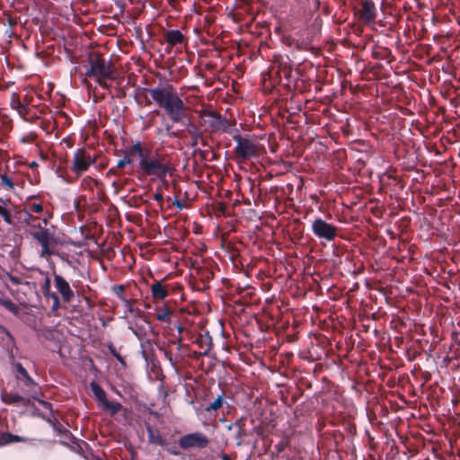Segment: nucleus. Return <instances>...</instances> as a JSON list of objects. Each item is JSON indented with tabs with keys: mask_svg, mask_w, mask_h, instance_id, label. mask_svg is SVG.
Segmentation results:
<instances>
[{
	"mask_svg": "<svg viewBox=\"0 0 460 460\" xmlns=\"http://www.w3.org/2000/svg\"><path fill=\"white\" fill-rule=\"evenodd\" d=\"M147 92L172 122H183L188 119L187 107L172 84L159 85Z\"/></svg>",
	"mask_w": 460,
	"mask_h": 460,
	"instance_id": "obj_1",
	"label": "nucleus"
},
{
	"mask_svg": "<svg viewBox=\"0 0 460 460\" xmlns=\"http://www.w3.org/2000/svg\"><path fill=\"white\" fill-rule=\"evenodd\" d=\"M133 149L138 153L139 167L141 171L150 176L163 179L169 171V167L164 159L158 155H149L143 152L140 144H136Z\"/></svg>",
	"mask_w": 460,
	"mask_h": 460,
	"instance_id": "obj_2",
	"label": "nucleus"
},
{
	"mask_svg": "<svg viewBox=\"0 0 460 460\" xmlns=\"http://www.w3.org/2000/svg\"><path fill=\"white\" fill-rule=\"evenodd\" d=\"M86 75L95 80L100 85L108 87L106 80L113 78V70L110 61L101 56H91Z\"/></svg>",
	"mask_w": 460,
	"mask_h": 460,
	"instance_id": "obj_3",
	"label": "nucleus"
},
{
	"mask_svg": "<svg viewBox=\"0 0 460 460\" xmlns=\"http://www.w3.org/2000/svg\"><path fill=\"white\" fill-rule=\"evenodd\" d=\"M30 220H34V217L30 213H26L24 222L31 228L38 229V231L31 232V236L36 239L40 243L57 244L58 241L53 233L49 229L45 228L41 223L31 224Z\"/></svg>",
	"mask_w": 460,
	"mask_h": 460,
	"instance_id": "obj_4",
	"label": "nucleus"
},
{
	"mask_svg": "<svg viewBox=\"0 0 460 460\" xmlns=\"http://www.w3.org/2000/svg\"><path fill=\"white\" fill-rule=\"evenodd\" d=\"M312 232L319 239H324L328 242L334 240L337 236V227L321 217L313 220Z\"/></svg>",
	"mask_w": 460,
	"mask_h": 460,
	"instance_id": "obj_5",
	"label": "nucleus"
},
{
	"mask_svg": "<svg viewBox=\"0 0 460 460\" xmlns=\"http://www.w3.org/2000/svg\"><path fill=\"white\" fill-rule=\"evenodd\" d=\"M90 386L95 399L103 410L108 411L111 415L116 414L121 410V404L118 402L109 401L106 397V393L98 384L93 382Z\"/></svg>",
	"mask_w": 460,
	"mask_h": 460,
	"instance_id": "obj_6",
	"label": "nucleus"
},
{
	"mask_svg": "<svg viewBox=\"0 0 460 460\" xmlns=\"http://www.w3.org/2000/svg\"><path fill=\"white\" fill-rule=\"evenodd\" d=\"M234 140L236 142L235 152L242 159H250L256 155L258 146L251 139L234 136Z\"/></svg>",
	"mask_w": 460,
	"mask_h": 460,
	"instance_id": "obj_7",
	"label": "nucleus"
},
{
	"mask_svg": "<svg viewBox=\"0 0 460 460\" xmlns=\"http://www.w3.org/2000/svg\"><path fill=\"white\" fill-rule=\"evenodd\" d=\"M199 118L201 125L211 131H219L226 128L225 120L214 111H201Z\"/></svg>",
	"mask_w": 460,
	"mask_h": 460,
	"instance_id": "obj_8",
	"label": "nucleus"
},
{
	"mask_svg": "<svg viewBox=\"0 0 460 460\" xmlns=\"http://www.w3.org/2000/svg\"><path fill=\"white\" fill-rule=\"evenodd\" d=\"M179 445L181 448L191 447L204 448L208 445V439L200 432H194L181 437L179 439Z\"/></svg>",
	"mask_w": 460,
	"mask_h": 460,
	"instance_id": "obj_9",
	"label": "nucleus"
},
{
	"mask_svg": "<svg viewBox=\"0 0 460 460\" xmlns=\"http://www.w3.org/2000/svg\"><path fill=\"white\" fill-rule=\"evenodd\" d=\"M94 162L95 160L84 149H77L74 155L73 171L81 174Z\"/></svg>",
	"mask_w": 460,
	"mask_h": 460,
	"instance_id": "obj_10",
	"label": "nucleus"
},
{
	"mask_svg": "<svg viewBox=\"0 0 460 460\" xmlns=\"http://www.w3.org/2000/svg\"><path fill=\"white\" fill-rule=\"evenodd\" d=\"M54 285L62 296L64 302H70L74 298V291L69 283L61 276L55 275Z\"/></svg>",
	"mask_w": 460,
	"mask_h": 460,
	"instance_id": "obj_11",
	"label": "nucleus"
},
{
	"mask_svg": "<svg viewBox=\"0 0 460 460\" xmlns=\"http://www.w3.org/2000/svg\"><path fill=\"white\" fill-rule=\"evenodd\" d=\"M29 439L25 437L12 435L10 433H0V446H5L15 442H27Z\"/></svg>",
	"mask_w": 460,
	"mask_h": 460,
	"instance_id": "obj_12",
	"label": "nucleus"
},
{
	"mask_svg": "<svg viewBox=\"0 0 460 460\" xmlns=\"http://www.w3.org/2000/svg\"><path fill=\"white\" fill-rule=\"evenodd\" d=\"M362 18L367 22H371L376 17V8L372 2H365L361 11Z\"/></svg>",
	"mask_w": 460,
	"mask_h": 460,
	"instance_id": "obj_13",
	"label": "nucleus"
},
{
	"mask_svg": "<svg viewBox=\"0 0 460 460\" xmlns=\"http://www.w3.org/2000/svg\"><path fill=\"white\" fill-rule=\"evenodd\" d=\"M152 296L155 299H164L168 292L160 282H155L151 286Z\"/></svg>",
	"mask_w": 460,
	"mask_h": 460,
	"instance_id": "obj_14",
	"label": "nucleus"
},
{
	"mask_svg": "<svg viewBox=\"0 0 460 460\" xmlns=\"http://www.w3.org/2000/svg\"><path fill=\"white\" fill-rule=\"evenodd\" d=\"M22 382L24 383L26 386H28V394L34 399H36V394L38 393V386L34 383V381L30 377L29 375L22 377Z\"/></svg>",
	"mask_w": 460,
	"mask_h": 460,
	"instance_id": "obj_15",
	"label": "nucleus"
},
{
	"mask_svg": "<svg viewBox=\"0 0 460 460\" xmlns=\"http://www.w3.org/2000/svg\"><path fill=\"white\" fill-rule=\"evenodd\" d=\"M182 39H183V36L180 31L173 30V31H169L166 33V40L172 45H176L178 43H181L182 41Z\"/></svg>",
	"mask_w": 460,
	"mask_h": 460,
	"instance_id": "obj_16",
	"label": "nucleus"
},
{
	"mask_svg": "<svg viewBox=\"0 0 460 460\" xmlns=\"http://www.w3.org/2000/svg\"><path fill=\"white\" fill-rule=\"evenodd\" d=\"M3 401L6 403H13V402H22V404H27L30 402V399L24 398L18 394H4L3 396Z\"/></svg>",
	"mask_w": 460,
	"mask_h": 460,
	"instance_id": "obj_17",
	"label": "nucleus"
},
{
	"mask_svg": "<svg viewBox=\"0 0 460 460\" xmlns=\"http://www.w3.org/2000/svg\"><path fill=\"white\" fill-rule=\"evenodd\" d=\"M156 319L160 322L169 323L171 319V311L168 307L163 308L156 314Z\"/></svg>",
	"mask_w": 460,
	"mask_h": 460,
	"instance_id": "obj_18",
	"label": "nucleus"
},
{
	"mask_svg": "<svg viewBox=\"0 0 460 460\" xmlns=\"http://www.w3.org/2000/svg\"><path fill=\"white\" fill-rule=\"evenodd\" d=\"M223 402H224V398L222 395H218L216 400L211 402L207 408H206V411H217L222 405H223Z\"/></svg>",
	"mask_w": 460,
	"mask_h": 460,
	"instance_id": "obj_19",
	"label": "nucleus"
},
{
	"mask_svg": "<svg viewBox=\"0 0 460 460\" xmlns=\"http://www.w3.org/2000/svg\"><path fill=\"white\" fill-rule=\"evenodd\" d=\"M234 426H236L238 428L237 433H236V438H237L236 445L237 446H241L242 443H243L242 440H241V437L245 435V430L243 429V421L242 420L237 421L234 424Z\"/></svg>",
	"mask_w": 460,
	"mask_h": 460,
	"instance_id": "obj_20",
	"label": "nucleus"
},
{
	"mask_svg": "<svg viewBox=\"0 0 460 460\" xmlns=\"http://www.w3.org/2000/svg\"><path fill=\"white\" fill-rule=\"evenodd\" d=\"M0 179L2 185H4L7 190H12L14 189L13 181L6 174H1Z\"/></svg>",
	"mask_w": 460,
	"mask_h": 460,
	"instance_id": "obj_21",
	"label": "nucleus"
},
{
	"mask_svg": "<svg viewBox=\"0 0 460 460\" xmlns=\"http://www.w3.org/2000/svg\"><path fill=\"white\" fill-rule=\"evenodd\" d=\"M40 244L41 246V250L40 252V256L41 258L48 259L53 253V252L49 248V246H51L52 244H49V243H40Z\"/></svg>",
	"mask_w": 460,
	"mask_h": 460,
	"instance_id": "obj_22",
	"label": "nucleus"
},
{
	"mask_svg": "<svg viewBox=\"0 0 460 460\" xmlns=\"http://www.w3.org/2000/svg\"><path fill=\"white\" fill-rule=\"evenodd\" d=\"M0 303L10 312L13 314L18 313L17 306L10 300H0Z\"/></svg>",
	"mask_w": 460,
	"mask_h": 460,
	"instance_id": "obj_23",
	"label": "nucleus"
},
{
	"mask_svg": "<svg viewBox=\"0 0 460 460\" xmlns=\"http://www.w3.org/2000/svg\"><path fill=\"white\" fill-rule=\"evenodd\" d=\"M0 215L3 217L6 223H11V217L9 212L2 206H0Z\"/></svg>",
	"mask_w": 460,
	"mask_h": 460,
	"instance_id": "obj_24",
	"label": "nucleus"
},
{
	"mask_svg": "<svg viewBox=\"0 0 460 460\" xmlns=\"http://www.w3.org/2000/svg\"><path fill=\"white\" fill-rule=\"evenodd\" d=\"M16 368H17V372L18 374L21 376V377H18L19 379H22V377L26 376L28 375L26 369L21 365V364H18L16 366Z\"/></svg>",
	"mask_w": 460,
	"mask_h": 460,
	"instance_id": "obj_25",
	"label": "nucleus"
},
{
	"mask_svg": "<svg viewBox=\"0 0 460 460\" xmlns=\"http://www.w3.org/2000/svg\"><path fill=\"white\" fill-rule=\"evenodd\" d=\"M31 209L35 213H41L43 211V207L40 203H33Z\"/></svg>",
	"mask_w": 460,
	"mask_h": 460,
	"instance_id": "obj_26",
	"label": "nucleus"
},
{
	"mask_svg": "<svg viewBox=\"0 0 460 460\" xmlns=\"http://www.w3.org/2000/svg\"><path fill=\"white\" fill-rule=\"evenodd\" d=\"M129 163H130V160L128 158L125 157V158L118 161L117 166L119 168H122V167L126 166L127 164H128Z\"/></svg>",
	"mask_w": 460,
	"mask_h": 460,
	"instance_id": "obj_27",
	"label": "nucleus"
},
{
	"mask_svg": "<svg viewBox=\"0 0 460 460\" xmlns=\"http://www.w3.org/2000/svg\"><path fill=\"white\" fill-rule=\"evenodd\" d=\"M30 221H31V224H39V223H40V222H38V219H37V217H34V220H30ZM40 223H41V225H42L43 226H47V224H48V218H47V217L43 218V219H42V221H41Z\"/></svg>",
	"mask_w": 460,
	"mask_h": 460,
	"instance_id": "obj_28",
	"label": "nucleus"
},
{
	"mask_svg": "<svg viewBox=\"0 0 460 460\" xmlns=\"http://www.w3.org/2000/svg\"><path fill=\"white\" fill-rule=\"evenodd\" d=\"M154 199L158 202H162L164 199L163 195L161 193H155L154 195Z\"/></svg>",
	"mask_w": 460,
	"mask_h": 460,
	"instance_id": "obj_29",
	"label": "nucleus"
},
{
	"mask_svg": "<svg viewBox=\"0 0 460 460\" xmlns=\"http://www.w3.org/2000/svg\"><path fill=\"white\" fill-rule=\"evenodd\" d=\"M173 205H175L179 209H182L183 208V205L178 199H175L173 201Z\"/></svg>",
	"mask_w": 460,
	"mask_h": 460,
	"instance_id": "obj_30",
	"label": "nucleus"
},
{
	"mask_svg": "<svg viewBox=\"0 0 460 460\" xmlns=\"http://www.w3.org/2000/svg\"><path fill=\"white\" fill-rule=\"evenodd\" d=\"M168 451H169V453H171L172 455H174V456H178V454H179V453H178L177 451H175V450H171V449H169Z\"/></svg>",
	"mask_w": 460,
	"mask_h": 460,
	"instance_id": "obj_31",
	"label": "nucleus"
},
{
	"mask_svg": "<svg viewBox=\"0 0 460 460\" xmlns=\"http://www.w3.org/2000/svg\"><path fill=\"white\" fill-rule=\"evenodd\" d=\"M124 289L123 286L118 287V292H122Z\"/></svg>",
	"mask_w": 460,
	"mask_h": 460,
	"instance_id": "obj_32",
	"label": "nucleus"
},
{
	"mask_svg": "<svg viewBox=\"0 0 460 460\" xmlns=\"http://www.w3.org/2000/svg\"><path fill=\"white\" fill-rule=\"evenodd\" d=\"M182 330H183V328H182L181 326H179V327H178V331H179L180 332H182Z\"/></svg>",
	"mask_w": 460,
	"mask_h": 460,
	"instance_id": "obj_33",
	"label": "nucleus"
},
{
	"mask_svg": "<svg viewBox=\"0 0 460 460\" xmlns=\"http://www.w3.org/2000/svg\"><path fill=\"white\" fill-rule=\"evenodd\" d=\"M53 297L55 298L56 301H58V296H53Z\"/></svg>",
	"mask_w": 460,
	"mask_h": 460,
	"instance_id": "obj_34",
	"label": "nucleus"
}]
</instances>
